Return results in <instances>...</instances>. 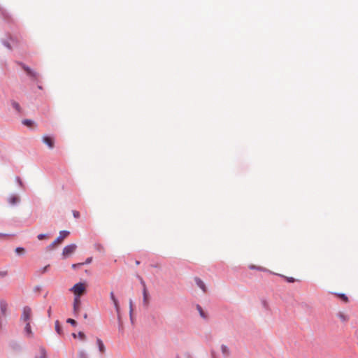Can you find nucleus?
<instances>
[{
    "mask_svg": "<svg viewBox=\"0 0 358 358\" xmlns=\"http://www.w3.org/2000/svg\"><path fill=\"white\" fill-rule=\"evenodd\" d=\"M48 266H45V267L43 268V270H42V273L45 272V271H47V269H48Z\"/></svg>",
    "mask_w": 358,
    "mask_h": 358,
    "instance_id": "nucleus-34",
    "label": "nucleus"
},
{
    "mask_svg": "<svg viewBox=\"0 0 358 358\" xmlns=\"http://www.w3.org/2000/svg\"><path fill=\"white\" fill-rule=\"evenodd\" d=\"M71 291L75 294V296H80L85 294L86 291V285L85 283L78 282L73 285Z\"/></svg>",
    "mask_w": 358,
    "mask_h": 358,
    "instance_id": "nucleus-3",
    "label": "nucleus"
},
{
    "mask_svg": "<svg viewBox=\"0 0 358 358\" xmlns=\"http://www.w3.org/2000/svg\"><path fill=\"white\" fill-rule=\"evenodd\" d=\"M92 258L88 257L84 264H90L92 262Z\"/></svg>",
    "mask_w": 358,
    "mask_h": 358,
    "instance_id": "nucleus-33",
    "label": "nucleus"
},
{
    "mask_svg": "<svg viewBox=\"0 0 358 358\" xmlns=\"http://www.w3.org/2000/svg\"><path fill=\"white\" fill-rule=\"evenodd\" d=\"M37 238L38 240H43L48 238V237L46 234H41L38 235Z\"/></svg>",
    "mask_w": 358,
    "mask_h": 358,
    "instance_id": "nucleus-24",
    "label": "nucleus"
},
{
    "mask_svg": "<svg viewBox=\"0 0 358 358\" xmlns=\"http://www.w3.org/2000/svg\"><path fill=\"white\" fill-rule=\"evenodd\" d=\"M336 296H338L345 303L348 302V296L344 294H336Z\"/></svg>",
    "mask_w": 358,
    "mask_h": 358,
    "instance_id": "nucleus-15",
    "label": "nucleus"
},
{
    "mask_svg": "<svg viewBox=\"0 0 358 358\" xmlns=\"http://www.w3.org/2000/svg\"><path fill=\"white\" fill-rule=\"evenodd\" d=\"M20 201V199L18 196H12L9 198L8 199V201L10 204L12 205H15V203H17V202H19Z\"/></svg>",
    "mask_w": 358,
    "mask_h": 358,
    "instance_id": "nucleus-14",
    "label": "nucleus"
},
{
    "mask_svg": "<svg viewBox=\"0 0 358 358\" xmlns=\"http://www.w3.org/2000/svg\"><path fill=\"white\" fill-rule=\"evenodd\" d=\"M66 322L73 326L76 325V321L73 319L69 318Z\"/></svg>",
    "mask_w": 358,
    "mask_h": 358,
    "instance_id": "nucleus-25",
    "label": "nucleus"
},
{
    "mask_svg": "<svg viewBox=\"0 0 358 358\" xmlns=\"http://www.w3.org/2000/svg\"><path fill=\"white\" fill-rule=\"evenodd\" d=\"M249 268L250 269H257V270H259V271H263L265 270V268H264L263 267H261V266H256L255 265H250L249 266Z\"/></svg>",
    "mask_w": 358,
    "mask_h": 358,
    "instance_id": "nucleus-20",
    "label": "nucleus"
},
{
    "mask_svg": "<svg viewBox=\"0 0 358 358\" xmlns=\"http://www.w3.org/2000/svg\"><path fill=\"white\" fill-rule=\"evenodd\" d=\"M12 106L13 107V108H15L17 112H20L21 111V108H20V106L18 103H17L16 101H12Z\"/></svg>",
    "mask_w": 358,
    "mask_h": 358,
    "instance_id": "nucleus-16",
    "label": "nucleus"
},
{
    "mask_svg": "<svg viewBox=\"0 0 358 358\" xmlns=\"http://www.w3.org/2000/svg\"><path fill=\"white\" fill-rule=\"evenodd\" d=\"M69 235V232L67 231H61L59 232V236L51 243L48 245V250H52L57 245L62 243V242Z\"/></svg>",
    "mask_w": 358,
    "mask_h": 358,
    "instance_id": "nucleus-2",
    "label": "nucleus"
},
{
    "mask_svg": "<svg viewBox=\"0 0 358 358\" xmlns=\"http://www.w3.org/2000/svg\"><path fill=\"white\" fill-rule=\"evenodd\" d=\"M221 351L223 355L226 357H228L230 355V350L229 348L225 345H221Z\"/></svg>",
    "mask_w": 358,
    "mask_h": 358,
    "instance_id": "nucleus-12",
    "label": "nucleus"
},
{
    "mask_svg": "<svg viewBox=\"0 0 358 358\" xmlns=\"http://www.w3.org/2000/svg\"><path fill=\"white\" fill-rule=\"evenodd\" d=\"M140 280H141V282L143 287V303L147 306L148 304V293L147 291L146 285L142 278H141Z\"/></svg>",
    "mask_w": 358,
    "mask_h": 358,
    "instance_id": "nucleus-5",
    "label": "nucleus"
},
{
    "mask_svg": "<svg viewBox=\"0 0 358 358\" xmlns=\"http://www.w3.org/2000/svg\"><path fill=\"white\" fill-rule=\"evenodd\" d=\"M78 358H87V357L83 350H80L78 354Z\"/></svg>",
    "mask_w": 358,
    "mask_h": 358,
    "instance_id": "nucleus-19",
    "label": "nucleus"
},
{
    "mask_svg": "<svg viewBox=\"0 0 358 358\" xmlns=\"http://www.w3.org/2000/svg\"><path fill=\"white\" fill-rule=\"evenodd\" d=\"M78 337L83 340H84L85 338V335L84 334V333L80 331L78 333Z\"/></svg>",
    "mask_w": 358,
    "mask_h": 358,
    "instance_id": "nucleus-29",
    "label": "nucleus"
},
{
    "mask_svg": "<svg viewBox=\"0 0 358 358\" xmlns=\"http://www.w3.org/2000/svg\"><path fill=\"white\" fill-rule=\"evenodd\" d=\"M22 123H23V124H24L27 127H31L33 124L32 121L30 120H24L22 121Z\"/></svg>",
    "mask_w": 358,
    "mask_h": 358,
    "instance_id": "nucleus-22",
    "label": "nucleus"
},
{
    "mask_svg": "<svg viewBox=\"0 0 358 358\" xmlns=\"http://www.w3.org/2000/svg\"><path fill=\"white\" fill-rule=\"evenodd\" d=\"M32 317V310L31 308L26 306L23 308L22 314L21 315V320L26 323L24 330L25 332L29 335H32L31 325H30V320Z\"/></svg>",
    "mask_w": 358,
    "mask_h": 358,
    "instance_id": "nucleus-1",
    "label": "nucleus"
},
{
    "mask_svg": "<svg viewBox=\"0 0 358 358\" xmlns=\"http://www.w3.org/2000/svg\"><path fill=\"white\" fill-rule=\"evenodd\" d=\"M197 310H199L200 315L202 317L206 318V315H205L204 312L203 311L202 308L199 305L197 306Z\"/></svg>",
    "mask_w": 358,
    "mask_h": 358,
    "instance_id": "nucleus-21",
    "label": "nucleus"
},
{
    "mask_svg": "<svg viewBox=\"0 0 358 358\" xmlns=\"http://www.w3.org/2000/svg\"><path fill=\"white\" fill-rule=\"evenodd\" d=\"M80 299L78 296H75L73 301V311L76 314H78L80 310Z\"/></svg>",
    "mask_w": 358,
    "mask_h": 358,
    "instance_id": "nucleus-9",
    "label": "nucleus"
},
{
    "mask_svg": "<svg viewBox=\"0 0 358 358\" xmlns=\"http://www.w3.org/2000/svg\"><path fill=\"white\" fill-rule=\"evenodd\" d=\"M36 358H46V353L43 349H41L39 355Z\"/></svg>",
    "mask_w": 358,
    "mask_h": 358,
    "instance_id": "nucleus-17",
    "label": "nucleus"
},
{
    "mask_svg": "<svg viewBox=\"0 0 358 358\" xmlns=\"http://www.w3.org/2000/svg\"><path fill=\"white\" fill-rule=\"evenodd\" d=\"M96 343L99 348V350L101 352L103 353L105 352V346L103 343L100 338L96 339Z\"/></svg>",
    "mask_w": 358,
    "mask_h": 358,
    "instance_id": "nucleus-13",
    "label": "nucleus"
},
{
    "mask_svg": "<svg viewBox=\"0 0 358 358\" xmlns=\"http://www.w3.org/2000/svg\"><path fill=\"white\" fill-rule=\"evenodd\" d=\"M43 142L46 144L50 149H52L54 148L55 141L53 138L45 136L43 137Z\"/></svg>",
    "mask_w": 358,
    "mask_h": 358,
    "instance_id": "nucleus-6",
    "label": "nucleus"
},
{
    "mask_svg": "<svg viewBox=\"0 0 358 358\" xmlns=\"http://www.w3.org/2000/svg\"><path fill=\"white\" fill-rule=\"evenodd\" d=\"M82 265H83V263L73 264L72 265V268H78V267L81 266Z\"/></svg>",
    "mask_w": 358,
    "mask_h": 358,
    "instance_id": "nucleus-27",
    "label": "nucleus"
},
{
    "mask_svg": "<svg viewBox=\"0 0 358 358\" xmlns=\"http://www.w3.org/2000/svg\"><path fill=\"white\" fill-rule=\"evenodd\" d=\"M139 264H140L139 261H136V265H139Z\"/></svg>",
    "mask_w": 358,
    "mask_h": 358,
    "instance_id": "nucleus-37",
    "label": "nucleus"
},
{
    "mask_svg": "<svg viewBox=\"0 0 358 358\" xmlns=\"http://www.w3.org/2000/svg\"><path fill=\"white\" fill-rule=\"evenodd\" d=\"M15 252L17 254V255H21V254H23L24 252V249L23 248H17L15 249Z\"/></svg>",
    "mask_w": 358,
    "mask_h": 358,
    "instance_id": "nucleus-23",
    "label": "nucleus"
},
{
    "mask_svg": "<svg viewBox=\"0 0 358 358\" xmlns=\"http://www.w3.org/2000/svg\"><path fill=\"white\" fill-rule=\"evenodd\" d=\"M7 308H8L7 303L5 301L1 300L0 301V311H1L0 317L1 316H6V311H7Z\"/></svg>",
    "mask_w": 358,
    "mask_h": 358,
    "instance_id": "nucleus-8",
    "label": "nucleus"
},
{
    "mask_svg": "<svg viewBox=\"0 0 358 358\" xmlns=\"http://www.w3.org/2000/svg\"><path fill=\"white\" fill-rule=\"evenodd\" d=\"M6 236H7L6 234L0 233V237H6Z\"/></svg>",
    "mask_w": 358,
    "mask_h": 358,
    "instance_id": "nucleus-36",
    "label": "nucleus"
},
{
    "mask_svg": "<svg viewBox=\"0 0 358 358\" xmlns=\"http://www.w3.org/2000/svg\"><path fill=\"white\" fill-rule=\"evenodd\" d=\"M77 249V245L74 243L65 246L62 251L64 257H66L72 255Z\"/></svg>",
    "mask_w": 358,
    "mask_h": 358,
    "instance_id": "nucleus-4",
    "label": "nucleus"
},
{
    "mask_svg": "<svg viewBox=\"0 0 358 358\" xmlns=\"http://www.w3.org/2000/svg\"><path fill=\"white\" fill-rule=\"evenodd\" d=\"M195 282L198 287H199L204 292H206V287L204 282L199 278H194Z\"/></svg>",
    "mask_w": 358,
    "mask_h": 358,
    "instance_id": "nucleus-10",
    "label": "nucleus"
},
{
    "mask_svg": "<svg viewBox=\"0 0 358 358\" xmlns=\"http://www.w3.org/2000/svg\"><path fill=\"white\" fill-rule=\"evenodd\" d=\"M73 216H74L75 217H76V218H77V217H79V215H80L79 212H78V211H76V210H74V211L73 212Z\"/></svg>",
    "mask_w": 358,
    "mask_h": 358,
    "instance_id": "nucleus-32",
    "label": "nucleus"
},
{
    "mask_svg": "<svg viewBox=\"0 0 358 358\" xmlns=\"http://www.w3.org/2000/svg\"><path fill=\"white\" fill-rule=\"evenodd\" d=\"M23 69L27 72V73L31 78H37V76H38L37 73L36 72L33 71L30 68L24 65Z\"/></svg>",
    "mask_w": 358,
    "mask_h": 358,
    "instance_id": "nucleus-11",
    "label": "nucleus"
},
{
    "mask_svg": "<svg viewBox=\"0 0 358 358\" xmlns=\"http://www.w3.org/2000/svg\"><path fill=\"white\" fill-rule=\"evenodd\" d=\"M110 299L112 300V301H113V303L114 304L115 310H116L117 315H119L120 310V306H119V302H118L117 299H116V297L115 296V294H114L113 292H111L110 293Z\"/></svg>",
    "mask_w": 358,
    "mask_h": 358,
    "instance_id": "nucleus-7",
    "label": "nucleus"
},
{
    "mask_svg": "<svg viewBox=\"0 0 358 358\" xmlns=\"http://www.w3.org/2000/svg\"><path fill=\"white\" fill-rule=\"evenodd\" d=\"M129 308H130V314H131L133 311V301L131 299L129 300Z\"/></svg>",
    "mask_w": 358,
    "mask_h": 358,
    "instance_id": "nucleus-28",
    "label": "nucleus"
},
{
    "mask_svg": "<svg viewBox=\"0 0 358 358\" xmlns=\"http://www.w3.org/2000/svg\"><path fill=\"white\" fill-rule=\"evenodd\" d=\"M48 314L49 316H50V314H51V308H50L48 310Z\"/></svg>",
    "mask_w": 358,
    "mask_h": 358,
    "instance_id": "nucleus-35",
    "label": "nucleus"
},
{
    "mask_svg": "<svg viewBox=\"0 0 358 358\" xmlns=\"http://www.w3.org/2000/svg\"><path fill=\"white\" fill-rule=\"evenodd\" d=\"M94 248L96 250H97L99 252H103L104 250L103 246L99 243H96L94 245Z\"/></svg>",
    "mask_w": 358,
    "mask_h": 358,
    "instance_id": "nucleus-18",
    "label": "nucleus"
},
{
    "mask_svg": "<svg viewBox=\"0 0 358 358\" xmlns=\"http://www.w3.org/2000/svg\"><path fill=\"white\" fill-rule=\"evenodd\" d=\"M7 271H0V278H4L7 275Z\"/></svg>",
    "mask_w": 358,
    "mask_h": 358,
    "instance_id": "nucleus-30",
    "label": "nucleus"
},
{
    "mask_svg": "<svg viewBox=\"0 0 358 358\" xmlns=\"http://www.w3.org/2000/svg\"><path fill=\"white\" fill-rule=\"evenodd\" d=\"M73 337H75V338L76 337V334H73Z\"/></svg>",
    "mask_w": 358,
    "mask_h": 358,
    "instance_id": "nucleus-38",
    "label": "nucleus"
},
{
    "mask_svg": "<svg viewBox=\"0 0 358 358\" xmlns=\"http://www.w3.org/2000/svg\"><path fill=\"white\" fill-rule=\"evenodd\" d=\"M55 329L59 334H60L61 328L59 327L58 321H56L55 322Z\"/></svg>",
    "mask_w": 358,
    "mask_h": 358,
    "instance_id": "nucleus-26",
    "label": "nucleus"
},
{
    "mask_svg": "<svg viewBox=\"0 0 358 358\" xmlns=\"http://www.w3.org/2000/svg\"><path fill=\"white\" fill-rule=\"evenodd\" d=\"M286 279L289 282H294L295 281L294 278L292 277H290V278L287 277Z\"/></svg>",
    "mask_w": 358,
    "mask_h": 358,
    "instance_id": "nucleus-31",
    "label": "nucleus"
}]
</instances>
